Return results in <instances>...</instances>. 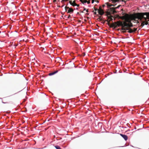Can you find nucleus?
<instances>
[{
	"label": "nucleus",
	"mask_w": 149,
	"mask_h": 149,
	"mask_svg": "<svg viewBox=\"0 0 149 149\" xmlns=\"http://www.w3.org/2000/svg\"><path fill=\"white\" fill-rule=\"evenodd\" d=\"M63 6H64V5H63V6H61V7H63Z\"/></svg>",
	"instance_id": "nucleus-41"
},
{
	"label": "nucleus",
	"mask_w": 149,
	"mask_h": 149,
	"mask_svg": "<svg viewBox=\"0 0 149 149\" xmlns=\"http://www.w3.org/2000/svg\"><path fill=\"white\" fill-rule=\"evenodd\" d=\"M68 0H65V1H68Z\"/></svg>",
	"instance_id": "nucleus-40"
},
{
	"label": "nucleus",
	"mask_w": 149,
	"mask_h": 149,
	"mask_svg": "<svg viewBox=\"0 0 149 149\" xmlns=\"http://www.w3.org/2000/svg\"><path fill=\"white\" fill-rule=\"evenodd\" d=\"M121 6V5H119V6H118L117 7H115V8H116V9H117V8H119V7Z\"/></svg>",
	"instance_id": "nucleus-20"
},
{
	"label": "nucleus",
	"mask_w": 149,
	"mask_h": 149,
	"mask_svg": "<svg viewBox=\"0 0 149 149\" xmlns=\"http://www.w3.org/2000/svg\"><path fill=\"white\" fill-rule=\"evenodd\" d=\"M87 2V0H83V3L84 4V3H85Z\"/></svg>",
	"instance_id": "nucleus-18"
},
{
	"label": "nucleus",
	"mask_w": 149,
	"mask_h": 149,
	"mask_svg": "<svg viewBox=\"0 0 149 149\" xmlns=\"http://www.w3.org/2000/svg\"><path fill=\"white\" fill-rule=\"evenodd\" d=\"M86 12H88V9H87V10H86Z\"/></svg>",
	"instance_id": "nucleus-34"
},
{
	"label": "nucleus",
	"mask_w": 149,
	"mask_h": 149,
	"mask_svg": "<svg viewBox=\"0 0 149 149\" xmlns=\"http://www.w3.org/2000/svg\"><path fill=\"white\" fill-rule=\"evenodd\" d=\"M58 71L57 70H56L54 72H51V73H49V76H51V75H54V74H56V73L57 72H58Z\"/></svg>",
	"instance_id": "nucleus-10"
},
{
	"label": "nucleus",
	"mask_w": 149,
	"mask_h": 149,
	"mask_svg": "<svg viewBox=\"0 0 149 149\" xmlns=\"http://www.w3.org/2000/svg\"><path fill=\"white\" fill-rule=\"evenodd\" d=\"M87 3L88 4L90 3V1L89 0V1H87Z\"/></svg>",
	"instance_id": "nucleus-23"
},
{
	"label": "nucleus",
	"mask_w": 149,
	"mask_h": 149,
	"mask_svg": "<svg viewBox=\"0 0 149 149\" xmlns=\"http://www.w3.org/2000/svg\"><path fill=\"white\" fill-rule=\"evenodd\" d=\"M95 1L97 3H99V1L97 0H95Z\"/></svg>",
	"instance_id": "nucleus-30"
},
{
	"label": "nucleus",
	"mask_w": 149,
	"mask_h": 149,
	"mask_svg": "<svg viewBox=\"0 0 149 149\" xmlns=\"http://www.w3.org/2000/svg\"><path fill=\"white\" fill-rule=\"evenodd\" d=\"M70 15H69L68 17V18H70Z\"/></svg>",
	"instance_id": "nucleus-26"
},
{
	"label": "nucleus",
	"mask_w": 149,
	"mask_h": 149,
	"mask_svg": "<svg viewBox=\"0 0 149 149\" xmlns=\"http://www.w3.org/2000/svg\"><path fill=\"white\" fill-rule=\"evenodd\" d=\"M76 6H77V7H79V4H77V5H76Z\"/></svg>",
	"instance_id": "nucleus-32"
},
{
	"label": "nucleus",
	"mask_w": 149,
	"mask_h": 149,
	"mask_svg": "<svg viewBox=\"0 0 149 149\" xmlns=\"http://www.w3.org/2000/svg\"><path fill=\"white\" fill-rule=\"evenodd\" d=\"M110 9L111 11L113 12V14H114L117 13V12L115 10L116 9L115 8H110Z\"/></svg>",
	"instance_id": "nucleus-6"
},
{
	"label": "nucleus",
	"mask_w": 149,
	"mask_h": 149,
	"mask_svg": "<svg viewBox=\"0 0 149 149\" xmlns=\"http://www.w3.org/2000/svg\"><path fill=\"white\" fill-rule=\"evenodd\" d=\"M56 1V0H54L53 2H55Z\"/></svg>",
	"instance_id": "nucleus-31"
},
{
	"label": "nucleus",
	"mask_w": 149,
	"mask_h": 149,
	"mask_svg": "<svg viewBox=\"0 0 149 149\" xmlns=\"http://www.w3.org/2000/svg\"><path fill=\"white\" fill-rule=\"evenodd\" d=\"M141 94L142 95H143V94H144V92H143V88H141Z\"/></svg>",
	"instance_id": "nucleus-17"
},
{
	"label": "nucleus",
	"mask_w": 149,
	"mask_h": 149,
	"mask_svg": "<svg viewBox=\"0 0 149 149\" xmlns=\"http://www.w3.org/2000/svg\"><path fill=\"white\" fill-rule=\"evenodd\" d=\"M98 19H100V20L101 21L102 20V18H101V17L100 16L98 18Z\"/></svg>",
	"instance_id": "nucleus-22"
},
{
	"label": "nucleus",
	"mask_w": 149,
	"mask_h": 149,
	"mask_svg": "<svg viewBox=\"0 0 149 149\" xmlns=\"http://www.w3.org/2000/svg\"><path fill=\"white\" fill-rule=\"evenodd\" d=\"M121 18L124 19V22H126L127 23H131V20H137L136 19H140V13H134L130 15L126 14L125 15L122 16Z\"/></svg>",
	"instance_id": "nucleus-1"
},
{
	"label": "nucleus",
	"mask_w": 149,
	"mask_h": 149,
	"mask_svg": "<svg viewBox=\"0 0 149 149\" xmlns=\"http://www.w3.org/2000/svg\"><path fill=\"white\" fill-rule=\"evenodd\" d=\"M105 21H107L108 22V23H107L108 24V25L109 26H110V27L111 24L110 23V21H109V20H108V19H107V20H105Z\"/></svg>",
	"instance_id": "nucleus-14"
},
{
	"label": "nucleus",
	"mask_w": 149,
	"mask_h": 149,
	"mask_svg": "<svg viewBox=\"0 0 149 149\" xmlns=\"http://www.w3.org/2000/svg\"><path fill=\"white\" fill-rule=\"evenodd\" d=\"M102 10V8H101V6H100L99 7V9H98V11H99V10Z\"/></svg>",
	"instance_id": "nucleus-19"
},
{
	"label": "nucleus",
	"mask_w": 149,
	"mask_h": 149,
	"mask_svg": "<svg viewBox=\"0 0 149 149\" xmlns=\"http://www.w3.org/2000/svg\"><path fill=\"white\" fill-rule=\"evenodd\" d=\"M107 6L108 8L109 7H110L111 6H114L113 5L110 4L109 3H107Z\"/></svg>",
	"instance_id": "nucleus-13"
},
{
	"label": "nucleus",
	"mask_w": 149,
	"mask_h": 149,
	"mask_svg": "<svg viewBox=\"0 0 149 149\" xmlns=\"http://www.w3.org/2000/svg\"><path fill=\"white\" fill-rule=\"evenodd\" d=\"M65 11L67 12L68 13H71L73 12V10L72 8H70L69 7L66 6H65Z\"/></svg>",
	"instance_id": "nucleus-4"
},
{
	"label": "nucleus",
	"mask_w": 149,
	"mask_h": 149,
	"mask_svg": "<svg viewBox=\"0 0 149 149\" xmlns=\"http://www.w3.org/2000/svg\"><path fill=\"white\" fill-rule=\"evenodd\" d=\"M117 27L121 26H122L121 30L123 33L126 32V29H128L126 28L128 26H132L133 25L132 23H127L126 22H121L120 21H117L116 22Z\"/></svg>",
	"instance_id": "nucleus-2"
},
{
	"label": "nucleus",
	"mask_w": 149,
	"mask_h": 149,
	"mask_svg": "<svg viewBox=\"0 0 149 149\" xmlns=\"http://www.w3.org/2000/svg\"><path fill=\"white\" fill-rule=\"evenodd\" d=\"M26 94V93H25V95Z\"/></svg>",
	"instance_id": "nucleus-43"
},
{
	"label": "nucleus",
	"mask_w": 149,
	"mask_h": 149,
	"mask_svg": "<svg viewBox=\"0 0 149 149\" xmlns=\"http://www.w3.org/2000/svg\"><path fill=\"white\" fill-rule=\"evenodd\" d=\"M2 102L3 103H7V102H3V101H2Z\"/></svg>",
	"instance_id": "nucleus-38"
},
{
	"label": "nucleus",
	"mask_w": 149,
	"mask_h": 149,
	"mask_svg": "<svg viewBox=\"0 0 149 149\" xmlns=\"http://www.w3.org/2000/svg\"><path fill=\"white\" fill-rule=\"evenodd\" d=\"M141 111H142V114H143L144 115V114L143 113V109H142V110H141Z\"/></svg>",
	"instance_id": "nucleus-27"
},
{
	"label": "nucleus",
	"mask_w": 149,
	"mask_h": 149,
	"mask_svg": "<svg viewBox=\"0 0 149 149\" xmlns=\"http://www.w3.org/2000/svg\"><path fill=\"white\" fill-rule=\"evenodd\" d=\"M131 27L128 26L127 27H126V28L128 29H126V31L127 30H128L127 32L130 33L135 32L136 31V29L134 28L133 29H132L130 28Z\"/></svg>",
	"instance_id": "nucleus-5"
},
{
	"label": "nucleus",
	"mask_w": 149,
	"mask_h": 149,
	"mask_svg": "<svg viewBox=\"0 0 149 149\" xmlns=\"http://www.w3.org/2000/svg\"><path fill=\"white\" fill-rule=\"evenodd\" d=\"M72 6H74L77 5V4L75 3V1H73V2H72Z\"/></svg>",
	"instance_id": "nucleus-15"
},
{
	"label": "nucleus",
	"mask_w": 149,
	"mask_h": 149,
	"mask_svg": "<svg viewBox=\"0 0 149 149\" xmlns=\"http://www.w3.org/2000/svg\"><path fill=\"white\" fill-rule=\"evenodd\" d=\"M110 27H115L116 28L117 27L116 26V22H115L114 23H113L111 24Z\"/></svg>",
	"instance_id": "nucleus-8"
},
{
	"label": "nucleus",
	"mask_w": 149,
	"mask_h": 149,
	"mask_svg": "<svg viewBox=\"0 0 149 149\" xmlns=\"http://www.w3.org/2000/svg\"><path fill=\"white\" fill-rule=\"evenodd\" d=\"M65 0H62V1L61 2H62L63 1H65Z\"/></svg>",
	"instance_id": "nucleus-36"
},
{
	"label": "nucleus",
	"mask_w": 149,
	"mask_h": 149,
	"mask_svg": "<svg viewBox=\"0 0 149 149\" xmlns=\"http://www.w3.org/2000/svg\"><path fill=\"white\" fill-rule=\"evenodd\" d=\"M69 3L72 6V1H70Z\"/></svg>",
	"instance_id": "nucleus-21"
},
{
	"label": "nucleus",
	"mask_w": 149,
	"mask_h": 149,
	"mask_svg": "<svg viewBox=\"0 0 149 149\" xmlns=\"http://www.w3.org/2000/svg\"><path fill=\"white\" fill-rule=\"evenodd\" d=\"M86 14L87 15H89V13H87Z\"/></svg>",
	"instance_id": "nucleus-39"
},
{
	"label": "nucleus",
	"mask_w": 149,
	"mask_h": 149,
	"mask_svg": "<svg viewBox=\"0 0 149 149\" xmlns=\"http://www.w3.org/2000/svg\"><path fill=\"white\" fill-rule=\"evenodd\" d=\"M106 14L105 15L106 16H107V18L108 17H109V15H111V14H110V12H108V11H107L106 12Z\"/></svg>",
	"instance_id": "nucleus-12"
},
{
	"label": "nucleus",
	"mask_w": 149,
	"mask_h": 149,
	"mask_svg": "<svg viewBox=\"0 0 149 149\" xmlns=\"http://www.w3.org/2000/svg\"><path fill=\"white\" fill-rule=\"evenodd\" d=\"M142 116H143L142 115H140V117Z\"/></svg>",
	"instance_id": "nucleus-37"
},
{
	"label": "nucleus",
	"mask_w": 149,
	"mask_h": 149,
	"mask_svg": "<svg viewBox=\"0 0 149 149\" xmlns=\"http://www.w3.org/2000/svg\"><path fill=\"white\" fill-rule=\"evenodd\" d=\"M68 4H67V6L68 5Z\"/></svg>",
	"instance_id": "nucleus-44"
},
{
	"label": "nucleus",
	"mask_w": 149,
	"mask_h": 149,
	"mask_svg": "<svg viewBox=\"0 0 149 149\" xmlns=\"http://www.w3.org/2000/svg\"><path fill=\"white\" fill-rule=\"evenodd\" d=\"M81 12H82V13H84V12H83V11H82Z\"/></svg>",
	"instance_id": "nucleus-42"
},
{
	"label": "nucleus",
	"mask_w": 149,
	"mask_h": 149,
	"mask_svg": "<svg viewBox=\"0 0 149 149\" xmlns=\"http://www.w3.org/2000/svg\"><path fill=\"white\" fill-rule=\"evenodd\" d=\"M80 1L83 3V0H80Z\"/></svg>",
	"instance_id": "nucleus-29"
},
{
	"label": "nucleus",
	"mask_w": 149,
	"mask_h": 149,
	"mask_svg": "<svg viewBox=\"0 0 149 149\" xmlns=\"http://www.w3.org/2000/svg\"><path fill=\"white\" fill-rule=\"evenodd\" d=\"M93 12H94V14H95V15H96V12H94V11H93Z\"/></svg>",
	"instance_id": "nucleus-28"
},
{
	"label": "nucleus",
	"mask_w": 149,
	"mask_h": 149,
	"mask_svg": "<svg viewBox=\"0 0 149 149\" xmlns=\"http://www.w3.org/2000/svg\"><path fill=\"white\" fill-rule=\"evenodd\" d=\"M84 10H86V9L85 8H84Z\"/></svg>",
	"instance_id": "nucleus-33"
},
{
	"label": "nucleus",
	"mask_w": 149,
	"mask_h": 149,
	"mask_svg": "<svg viewBox=\"0 0 149 149\" xmlns=\"http://www.w3.org/2000/svg\"><path fill=\"white\" fill-rule=\"evenodd\" d=\"M94 9H95V11H97V10H98V9L96 8H95V7H94Z\"/></svg>",
	"instance_id": "nucleus-24"
},
{
	"label": "nucleus",
	"mask_w": 149,
	"mask_h": 149,
	"mask_svg": "<svg viewBox=\"0 0 149 149\" xmlns=\"http://www.w3.org/2000/svg\"><path fill=\"white\" fill-rule=\"evenodd\" d=\"M142 17L145 18V20L143 22L141 23L140 26H143L144 25H147L148 24V21L149 20V13H146L144 14H143V13H140L141 22V20Z\"/></svg>",
	"instance_id": "nucleus-3"
},
{
	"label": "nucleus",
	"mask_w": 149,
	"mask_h": 149,
	"mask_svg": "<svg viewBox=\"0 0 149 149\" xmlns=\"http://www.w3.org/2000/svg\"><path fill=\"white\" fill-rule=\"evenodd\" d=\"M112 17H113L111 15V16L108 17L107 19L109 20V21H110V22L112 21L113 20Z\"/></svg>",
	"instance_id": "nucleus-11"
},
{
	"label": "nucleus",
	"mask_w": 149,
	"mask_h": 149,
	"mask_svg": "<svg viewBox=\"0 0 149 149\" xmlns=\"http://www.w3.org/2000/svg\"><path fill=\"white\" fill-rule=\"evenodd\" d=\"M55 148H56V149H61V148L58 146H55Z\"/></svg>",
	"instance_id": "nucleus-16"
},
{
	"label": "nucleus",
	"mask_w": 149,
	"mask_h": 149,
	"mask_svg": "<svg viewBox=\"0 0 149 149\" xmlns=\"http://www.w3.org/2000/svg\"><path fill=\"white\" fill-rule=\"evenodd\" d=\"M99 14L101 15H102L104 13V12L103 10L98 11Z\"/></svg>",
	"instance_id": "nucleus-9"
},
{
	"label": "nucleus",
	"mask_w": 149,
	"mask_h": 149,
	"mask_svg": "<svg viewBox=\"0 0 149 149\" xmlns=\"http://www.w3.org/2000/svg\"><path fill=\"white\" fill-rule=\"evenodd\" d=\"M104 6H105V5H102V7H104Z\"/></svg>",
	"instance_id": "nucleus-35"
},
{
	"label": "nucleus",
	"mask_w": 149,
	"mask_h": 149,
	"mask_svg": "<svg viewBox=\"0 0 149 149\" xmlns=\"http://www.w3.org/2000/svg\"><path fill=\"white\" fill-rule=\"evenodd\" d=\"M120 135L124 139L125 141L127 140L128 138L127 135L123 134H120Z\"/></svg>",
	"instance_id": "nucleus-7"
},
{
	"label": "nucleus",
	"mask_w": 149,
	"mask_h": 149,
	"mask_svg": "<svg viewBox=\"0 0 149 149\" xmlns=\"http://www.w3.org/2000/svg\"><path fill=\"white\" fill-rule=\"evenodd\" d=\"M95 0H92V3H93L94 2V1H95Z\"/></svg>",
	"instance_id": "nucleus-25"
}]
</instances>
